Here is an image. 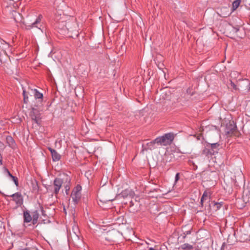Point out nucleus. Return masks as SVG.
Wrapping results in <instances>:
<instances>
[{"label": "nucleus", "instance_id": "nucleus-29", "mask_svg": "<svg viewBox=\"0 0 250 250\" xmlns=\"http://www.w3.org/2000/svg\"><path fill=\"white\" fill-rule=\"evenodd\" d=\"M12 180L14 181L15 185L18 187L19 186L18 180V178L14 176L11 177Z\"/></svg>", "mask_w": 250, "mask_h": 250}, {"label": "nucleus", "instance_id": "nucleus-1", "mask_svg": "<svg viewBox=\"0 0 250 250\" xmlns=\"http://www.w3.org/2000/svg\"><path fill=\"white\" fill-rule=\"evenodd\" d=\"M221 126L223 128L225 135L227 137L239 136V132L236 125L234 121L231 120L230 115H228V117H225L222 120Z\"/></svg>", "mask_w": 250, "mask_h": 250}, {"label": "nucleus", "instance_id": "nucleus-14", "mask_svg": "<svg viewBox=\"0 0 250 250\" xmlns=\"http://www.w3.org/2000/svg\"><path fill=\"white\" fill-rule=\"evenodd\" d=\"M65 24L68 27H71L73 28V31H71V32L77 30V23L75 21H65ZM68 32V31H67V33Z\"/></svg>", "mask_w": 250, "mask_h": 250}, {"label": "nucleus", "instance_id": "nucleus-13", "mask_svg": "<svg viewBox=\"0 0 250 250\" xmlns=\"http://www.w3.org/2000/svg\"><path fill=\"white\" fill-rule=\"evenodd\" d=\"M71 197L73 201L75 203H77L81 198V193L76 192L72 191L71 195Z\"/></svg>", "mask_w": 250, "mask_h": 250}, {"label": "nucleus", "instance_id": "nucleus-23", "mask_svg": "<svg viewBox=\"0 0 250 250\" xmlns=\"http://www.w3.org/2000/svg\"><path fill=\"white\" fill-rule=\"evenodd\" d=\"M181 248L183 250H189L193 248V246L188 244H184L181 246Z\"/></svg>", "mask_w": 250, "mask_h": 250}, {"label": "nucleus", "instance_id": "nucleus-20", "mask_svg": "<svg viewBox=\"0 0 250 250\" xmlns=\"http://www.w3.org/2000/svg\"><path fill=\"white\" fill-rule=\"evenodd\" d=\"M73 229L74 230L76 229L77 232H76L74 231L73 232V235H72V238L75 240V241L79 240L80 239V237L79 235V231L78 230L77 227H75L73 228Z\"/></svg>", "mask_w": 250, "mask_h": 250}, {"label": "nucleus", "instance_id": "nucleus-16", "mask_svg": "<svg viewBox=\"0 0 250 250\" xmlns=\"http://www.w3.org/2000/svg\"><path fill=\"white\" fill-rule=\"evenodd\" d=\"M24 221L25 222L29 223L31 221H33L32 214L30 215L28 211L23 212Z\"/></svg>", "mask_w": 250, "mask_h": 250}, {"label": "nucleus", "instance_id": "nucleus-37", "mask_svg": "<svg viewBox=\"0 0 250 250\" xmlns=\"http://www.w3.org/2000/svg\"><path fill=\"white\" fill-rule=\"evenodd\" d=\"M149 250H155L154 249H153V248H150Z\"/></svg>", "mask_w": 250, "mask_h": 250}, {"label": "nucleus", "instance_id": "nucleus-30", "mask_svg": "<svg viewBox=\"0 0 250 250\" xmlns=\"http://www.w3.org/2000/svg\"><path fill=\"white\" fill-rule=\"evenodd\" d=\"M1 43L5 45V46L2 47L3 48L6 49L7 47H8V48L9 47V44L8 43H7L5 41L3 40L1 42Z\"/></svg>", "mask_w": 250, "mask_h": 250}, {"label": "nucleus", "instance_id": "nucleus-34", "mask_svg": "<svg viewBox=\"0 0 250 250\" xmlns=\"http://www.w3.org/2000/svg\"><path fill=\"white\" fill-rule=\"evenodd\" d=\"M225 243H224L222 244V247H221V250H224V249H225V248H225Z\"/></svg>", "mask_w": 250, "mask_h": 250}, {"label": "nucleus", "instance_id": "nucleus-3", "mask_svg": "<svg viewBox=\"0 0 250 250\" xmlns=\"http://www.w3.org/2000/svg\"><path fill=\"white\" fill-rule=\"evenodd\" d=\"M238 86L239 90L247 93L250 90V82L248 80H243L238 83Z\"/></svg>", "mask_w": 250, "mask_h": 250}, {"label": "nucleus", "instance_id": "nucleus-2", "mask_svg": "<svg viewBox=\"0 0 250 250\" xmlns=\"http://www.w3.org/2000/svg\"><path fill=\"white\" fill-rule=\"evenodd\" d=\"M174 139L173 134L170 133H166L162 136L156 138L154 142L161 146H167L171 144Z\"/></svg>", "mask_w": 250, "mask_h": 250}, {"label": "nucleus", "instance_id": "nucleus-24", "mask_svg": "<svg viewBox=\"0 0 250 250\" xmlns=\"http://www.w3.org/2000/svg\"><path fill=\"white\" fill-rule=\"evenodd\" d=\"M126 194H127V196L129 195L130 197H132L134 194V192L132 191H129L127 190H125L122 192V195L123 196H125Z\"/></svg>", "mask_w": 250, "mask_h": 250}, {"label": "nucleus", "instance_id": "nucleus-6", "mask_svg": "<svg viewBox=\"0 0 250 250\" xmlns=\"http://www.w3.org/2000/svg\"><path fill=\"white\" fill-rule=\"evenodd\" d=\"M30 115L32 119L34 120L36 123L38 124L40 119V114L39 111L37 109L33 107L32 108Z\"/></svg>", "mask_w": 250, "mask_h": 250}, {"label": "nucleus", "instance_id": "nucleus-4", "mask_svg": "<svg viewBox=\"0 0 250 250\" xmlns=\"http://www.w3.org/2000/svg\"><path fill=\"white\" fill-rule=\"evenodd\" d=\"M63 180L60 178L55 179L53 183V191L55 194H57L61 188L62 186Z\"/></svg>", "mask_w": 250, "mask_h": 250}, {"label": "nucleus", "instance_id": "nucleus-11", "mask_svg": "<svg viewBox=\"0 0 250 250\" xmlns=\"http://www.w3.org/2000/svg\"><path fill=\"white\" fill-rule=\"evenodd\" d=\"M64 180H65V182L63 181L62 186L64 187V188L65 189V192H66V194H68V191L70 189V179L69 177L66 176Z\"/></svg>", "mask_w": 250, "mask_h": 250}, {"label": "nucleus", "instance_id": "nucleus-40", "mask_svg": "<svg viewBox=\"0 0 250 250\" xmlns=\"http://www.w3.org/2000/svg\"><path fill=\"white\" fill-rule=\"evenodd\" d=\"M190 231L189 230L187 231V234H189Z\"/></svg>", "mask_w": 250, "mask_h": 250}, {"label": "nucleus", "instance_id": "nucleus-10", "mask_svg": "<svg viewBox=\"0 0 250 250\" xmlns=\"http://www.w3.org/2000/svg\"><path fill=\"white\" fill-rule=\"evenodd\" d=\"M156 144V142H154V140L153 141L147 143L146 145L143 144L142 145L143 150L147 151L148 149L152 150L154 149V145Z\"/></svg>", "mask_w": 250, "mask_h": 250}, {"label": "nucleus", "instance_id": "nucleus-5", "mask_svg": "<svg viewBox=\"0 0 250 250\" xmlns=\"http://www.w3.org/2000/svg\"><path fill=\"white\" fill-rule=\"evenodd\" d=\"M58 28L61 30L62 34L67 33V31H73V28L68 27L65 24V21H59L58 23Z\"/></svg>", "mask_w": 250, "mask_h": 250}, {"label": "nucleus", "instance_id": "nucleus-12", "mask_svg": "<svg viewBox=\"0 0 250 250\" xmlns=\"http://www.w3.org/2000/svg\"><path fill=\"white\" fill-rule=\"evenodd\" d=\"M220 168H221L223 171V175L220 172V175L222 179H223L224 182H225V177L226 175H228V169L227 167H226L224 165H221L220 166Z\"/></svg>", "mask_w": 250, "mask_h": 250}, {"label": "nucleus", "instance_id": "nucleus-15", "mask_svg": "<svg viewBox=\"0 0 250 250\" xmlns=\"http://www.w3.org/2000/svg\"><path fill=\"white\" fill-rule=\"evenodd\" d=\"M42 18V15H39V17L36 19V21L33 22L32 24L26 26V28L27 29H30L33 27H38L37 24L41 22Z\"/></svg>", "mask_w": 250, "mask_h": 250}, {"label": "nucleus", "instance_id": "nucleus-8", "mask_svg": "<svg viewBox=\"0 0 250 250\" xmlns=\"http://www.w3.org/2000/svg\"><path fill=\"white\" fill-rule=\"evenodd\" d=\"M220 26H221V29H220V31L223 34H226V29L230 27L229 24L223 20H220Z\"/></svg>", "mask_w": 250, "mask_h": 250}, {"label": "nucleus", "instance_id": "nucleus-27", "mask_svg": "<svg viewBox=\"0 0 250 250\" xmlns=\"http://www.w3.org/2000/svg\"><path fill=\"white\" fill-rule=\"evenodd\" d=\"M82 190V187L80 185H77L73 190V191L76 192H79L81 193V191Z\"/></svg>", "mask_w": 250, "mask_h": 250}, {"label": "nucleus", "instance_id": "nucleus-19", "mask_svg": "<svg viewBox=\"0 0 250 250\" xmlns=\"http://www.w3.org/2000/svg\"><path fill=\"white\" fill-rule=\"evenodd\" d=\"M241 2V0H235L232 3L231 11L232 12L235 11L239 6Z\"/></svg>", "mask_w": 250, "mask_h": 250}, {"label": "nucleus", "instance_id": "nucleus-7", "mask_svg": "<svg viewBox=\"0 0 250 250\" xmlns=\"http://www.w3.org/2000/svg\"><path fill=\"white\" fill-rule=\"evenodd\" d=\"M10 196L13 197V200L16 202V204L21 205L22 203L23 199L21 193L16 192Z\"/></svg>", "mask_w": 250, "mask_h": 250}, {"label": "nucleus", "instance_id": "nucleus-36", "mask_svg": "<svg viewBox=\"0 0 250 250\" xmlns=\"http://www.w3.org/2000/svg\"><path fill=\"white\" fill-rule=\"evenodd\" d=\"M234 30H235V32H238L239 31V28H237V27L235 28Z\"/></svg>", "mask_w": 250, "mask_h": 250}, {"label": "nucleus", "instance_id": "nucleus-25", "mask_svg": "<svg viewBox=\"0 0 250 250\" xmlns=\"http://www.w3.org/2000/svg\"><path fill=\"white\" fill-rule=\"evenodd\" d=\"M161 96L162 98L164 99H168L170 97V93L169 92H168V93H162Z\"/></svg>", "mask_w": 250, "mask_h": 250}, {"label": "nucleus", "instance_id": "nucleus-39", "mask_svg": "<svg viewBox=\"0 0 250 250\" xmlns=\"http://www.w3.org/2000/svg\"><path fill=\"white\" fill-rule=\"evenodd\" d=\"M2 164V160H0V165H1Z\"/></svg>", "mask_w": 250, "mask_h": 250}, {"label": "nucleus", "instance_id": "nucleus-17", "mask_svg": "<svg viewBox=\"0 0 250 250\" xmlns=\"http://www.w3.org/2000/svg\"><path fill=\"white\" fill-rule=\"evenodd\" d=\"M32 219H33V224L35 225L37 223L39 214L37 210H34L31 213Z\"/></svg>", "mask_w": 250, "mask_h": 250}, {"label": "nucleus", "instance_id": "nucleus-9", "mask_svg": "<svg viewBox=\"0 0 250 250\" xmlns=\"http://www.w3.org/2000/svg\"><path fill=\"white\" fill-rule=\"evenodd\" d=\"M48 149L51 153L53 161H59L61 159V155L55 149L50 147H49Z\"/></svg>", "mask_w": 250, "mask_h": 250}, {"label": "nucleus", "instance_id": "nucleus-22", "mask_svg": "<svg viewBox=\"0 0 250 250\" xmlns=\"http://www.w3.org/2000/svg\"><path fill=\"white\" fill-rule=\"evenodd\" d=\"M208 193L207 191H205L201 198L200 203H201L202 206H203L204 202L206 200H208Z\"/></svg>", "mask_w": 250, "mask_h": 250}, {"label": "nucleus", "instance_id": "nucleus-28", "mask_svg": "<svg viewBox=\"0 0 250 250\" xmlns=\"http://www.w3.org/2000/svg\"><path fill=\"white\" fill-rule=\"evenodd\" d=\"M223 9H224L225 10H227V13L226 14H222V15H221L220 14V16H222V17H227V16H229V7H225V8H222L221 9V10H222Z\"/></svg>", "mask_w": 250, "mask_h": 250}, {"label": "nucleus", "instance_id": "nucleus-33", "mask_svg": "<svg viewBox=\"0 0 250 250\" xmlns=\"http://www.w3.org/2000/svg\"><path fill=\"white\" fill-rule=\"evenodd\" d=\"M217 244L216 243H215V244L214 243V242H212V247L213 249H215V250H217Z\"/></svg>", "mask_w": 250, "mask_h": 250}, {"label": "nucleus", "instance_id": "nucleus-41", "mask_svg": "<svg viewBox=\"0 0 250 250\" xmlns=\"http://www.w3.org/2000/svg\"><path fill=\"white\" fill-rule=\"evenodd\" d=\"M221 203H222V202H220V203H219L220 207H221V206L222 205V204H221Z\"/></svg>", "mask_w": 250, "mask_h": 250}, {"label": "nucleus", "instance_id": "nucleus-32", "mask_svg": "<svg viewBox=\"0 0 250 250\" xmlns=\"http://www.w3.org/2000/svg\"><path fill=\"white\" fill-rule=\"evenodd\" d=\"M175 182H176L179 179V173H176V175H175Z\"/></svg>", "mask_w": 250, "mask_h": 250}, {"label": "nucleus", "instance_id": "nucleus-26", "mask_svg": "<svg viewBox=\"0 0 250 250\" xmlns=\"http://www.w3.org/2000/svg\"><path fill=\"white\" fill-rule=\"evenodd\" d=\"M22 94H23V100H24V102L25 103H27V102H28V96H27L26 94V91L24 89L23 90V92H22Z\"/></svg>", "mask_w": 250, "mask_h": 250}, {"label": "nucleus", "instance_id": "nucleus-35", "mask_svg": "<svg viewBox=\"0 0 250 250\" xmlns=\"http://www.w3.org/2000/svg\"><path fill=\"white\" fill-rule=\"evenodd\" d=\"M217 145V144H212L211 145V147L213 148H214L216 145Z\"/></svg>", "mask_w": 250, "mask_h": 250}, {"label": "nucleus", "instance_id": "nucleus-18", "mask_svg": "<svg viewBox=\"0 0 250 250\" xmlns=\"http://www.w3.org/2000/svg\"><path fill=\"white\" fill-rule=\"evenodd\" d=\"M32 91L33 92L34 95L36 99L42 100L43 98V94L42 93H40L36 89H32Z\"/></svg>", "mask_w": 250, "mask_h": 250}, {"label": "nucleus", "instance_id": "nucleus-31", "mask_svg": "<svg viewBox=\"0 0 250 250\" xmlns=\"http://www.w3.org/2000/svg\"><path fill=\"white\" fill-rule=\"evenodd\" d=\"M4 172L7 173V174L10 177H12L13 175H12L11 173L10 172V171L8 170V169H7L6 168H4Z\"/></svg>", "mask_w": 250, "mask_h": 250}, {"label": "nucleus", "instance_id": "nucleus-38", "mask_svg": "<svg viewBox=\"0 0 250 250\" xmlns=\"http://www.w3.org/2000/svg\"><path fill=\"white\" fill-rule=\"evenodd\" d=\"M12 142H13V140L11 137H9V138Z\"/></svg>", "mask_w": 250, "mask_h": 250}, {"label": "nucleus", "instance_id": "nucleus-21", "mask_svg": "<svg viewBox=\"0 0 250 250\" xmlns=\"http://www.w3.org/2000/svg\"><path fill=\"white\" fill-rule=\"evenodd\" d=\"M229 83L227 84V86L229 88H232L234 90H238L239 87H237V85H236L234 83H233L231 80H229Z\"/></svg>", "mask_w": 250, "mask_h": 250}]
</instances>
